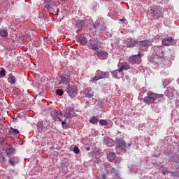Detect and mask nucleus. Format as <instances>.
Segmentation results:
<instances>
[{
    "mask_svg": "<svg viewBox=\"0 0 179 179\" xmlns=\"http://www.w3.org/2000/svg\"><path fill=\"white\" fill-rule=\"evenodd\" d=\"M19 134H20L19 130L16 129H13V127H10L8 130V135H9L10 136H15V135H19Z\"/></svg>",
    "mask_w": 179,
    "mask_h": 179,
    "instance_id": "17",
    "label": "nucleus"
},
{
    "mask_svg": "<svg viewBox=\"0 0 179 179\" xmlns=\"http://www.w3.org/2000/svg\"><path fill=\"white\" fill-rule=\"evenodd\" d=\"M96 55L97 57H99V58H106V57H107V55H108V53H107V52L104 51V50H97L96 51Z\"/></svg>",
    "mask_w": 179,
    "mask_h": 179,
    "instance_id": "19",
    "label": "nucleus"
},
{
    "mask_svg": "<svg viewBox=\"0 0 179 179\" xmlns=\"http://www.w3.org/2000/svg\"><path fill=\"white\" fill-rule=\"evenodd\" d=\"M161 169H163L162 173V174H164V176H166V174H169V171L167 170V168H164V166H162Z\"/></svg>",
    "mask_w": 179,
    "mask_h": 179,
    "instance_id": "31",
    "label": "nucleus"
},
{
    "mask_svg": "<svg viewBox=\"0 0 179 179\" xmlns=\"http://www.w3.org/2000/svg\"><path fill=\"white\" fill-rule=\"evenodd\" d=\"M8 163L10 164V166L15 167V166L19 163V159L17 157H12L8 159Z\"/></svg>",
    "mask_w": 179,
    "mask_h": 179,
    "instance_id": "14",
    "label": "nucleus"
},
{
    "mask_svg": "<svg viewBox=\"0 0 179 179\" xmlns=\"http://www.w3.org/2000/svg\"><path fill=\"white\" fill-rule=\"evenodd\" d=\"M163 97H164V94H156L153 92H151V93L148 92V96L143 99V101L144 103H145V104H148V105L153 104L155 100H157V99H160Z\"/></svg>",
    "mask_w": 179,
    "mask_h": 179,
    "instance_id": "1",
    "label": "nucleus"
},
{
    "mask_svg": "<svg viewBox=\"0 0 179 179\" xmlns=\"http://www.w3.org/2000/svg\"><path fill=\"white\" fill-rule=\"evenodd\" d=\"M62 1H65V0H62Z\"/></svg>",
    "mask_w": 179,
    "mask_h": 179,
    "instance_id": "46",
    "label": "nucleus"
},
{
    "mask_svg": "<svg viewBox=\"0 0 179 179\" xmlns=\"http://www.w3.org/2000/svg\"><path fill=\"white\" fill-rule=\"evenodd\" d=\"M117 146L121 148V149H125L127 148V143L124 141L122 138H119L116 140Z\"/></svg>",
    "mask_w": 179,
    "mask_h": 179,
    "instance_id": "11",
    "label": "nucleus"
},
{
    "mask_svg": "<svg viewBox=\"0 0 179 179\" xmlns=\"http://www.w3.org/2000/svg\"><path fill=\"white\" fill-rule=\"evenodd\" d=\"M89 149H90V148H88L87 150H89Z\"/></svg>",
    "mask_w": 179,
    "mask_h": 179,
    "instance_id": "45",
    "label": "nucleus"
},
{
    "mask_svg": "<svg viewBox=\"0 0 179 179\" xmlns=\"http://www.w3.org/2000/svg\"><path fill=\"white\" fill-rule=\"evenodd\" d=\"M114 172L115 176H113V179H122L121 178V177L120 176V173H118V172L117 171H115V169H113Z\"/></svg>",
    "mask_w": 179,
    "mask_h": 179,
    "instance_id": "27",
    "label": "nucleus"
},
{
    "mask_svg": "<svg viewBox=\"0 0 179 179\" xmlns=\"http://www.w3.org/2000/svg\"><path fill=\"white\" fill-rule=\"evenodd\" d=\"M62 127L64 128V129H68V128H69V126L68 124H66V120H64L62 122Z\"/></svg>",
    "mask_w": 179,
    "mask_h": 179,
    "instance_id": "34",
    "label": "nucleus"
},
{
    "mask_svg": "<svg viewBox=\"0 0 179 179\" xmlns=\"http://www.w3.org/2000/svg\"><path fill=\"white\" fill-rule=\"evenodd\" d=\"M176 44V41L173 37H166L162 40V45H165L166 47H169V45H174Z\"/></svg>",
    "mask_w": 179,
    "mask_h": 179,
    "instance_id": "7",
    "label": "nucleus"
},
{
    "mask_svg": "<svg viewBox=\"0 0 179 179\" xmlns=\"http://www.w3.org/2000/svg\"><path fill=\"white\" fill-rule=\"evenodd\" d=\"M107 159L108 162H113L114 159H115V153L114 152H110L107 155Z\"/></svg>",
    "mask_w": 179,
    "mask_h": 179,
    "instance_id": "22",
    "label": "nucleus"
},
{
    "mask_svg": "<svg viewBox=\"0 0 179 179\" xmlns=\"http://www.w3.org/2000/svg\"><path fill=\"white\" fill-rule=\"evenodd\" d=\"M103 145L111 147L114 145V141L108 137H105L103 138Z\"/></svg>",
    "mask_w": 179,
    "mask_h": 179,
    "instance_id": "15",
    "label": "nucleus"
},
{
    "mask_svg": "<svg viewBox=\"0 0 179 179\" xmlns=\"http://www.w3.org/2000/svg\"><path fill=\"white\" fill-rule=\"evenodd\" d=\"M101 178H102V179H106V178H107V175H106V173L102 174V175H101Z\"/></svg>",
    "mask_w": 179,
    "mask_h": 179,
    "instance_id": "39",
    "label": "nucleus"
},
{
    "mask_svg": "<svg viewBox=\"0 0 179 179\" xmlns=\"http://www.w3.org/2000/svg\"><path fill=\"white\" fill-rule=\"evenodd\" d=\"M103 24V22L100 21H97L94 24V29H97V30H100V28L101 27V25Z\"/></svg>",
    "mask_w": 179,
    "mask_h": 179,
    "instance_id": "23",
    "label": "nucleus"
},
{
    "mask_svg": "<svg viewBox=\"0 0 179 179\" xmlns=\"http://www.w3.org/2000/svg\"><path fill=\"white\" fill-rule=\"evenodd\" d=\"M79 40L82 45H86L87 44V38L81 36L79 38Z\"/></svg>",
    "mask_w": 179,
    "mask_h": 179,
    "instance_id": "25",
    "label": "nucleus"
},
{
    "mask_svg": "<svg viewBox=\"0 0 179 179\" xmlns=\"http://www.w3.org/2000/svg\"><path fill=\"white\" fill-rule=\"evenodd\" d=\"M71 83V74H62L60 76V84L68 86Z\"/></svg>",
    "mask_w": 179,
    "mask_h": 179,
    "instance_id": "6",
    "label": "nucleus"
},
{
    "mask_svg": "<svg viewBox=\"0 0 179 179\" xmlns=\"http://www.w3.org/2000/svg\"><path fill=\"white\" fill-rule=\"evenodd\" d=\"M151 13L153 15L154 17H163L164 9L161 7H155L151 9Z\"/></svg>",
    "mask_w": 179,
    "mask_h": 179,
    "instance_id": "4",
    "label": "nucleus"
},
{
    "mask_svg": "<svg viewBox=\"0 0 179 179\" xmlns=\"http://www.w3.org/2000/svg\"><path fill=\"white\" fill-rule=\"evenodd\" d=\"M1 129H3V132H4V133L8 132V126H7V125L3 126V127L1 128Z\"/></svg>",
    "mask_w": 179,
    "mask_h": 179,
    "instance_id": "38",
    "label": "nucleus"
},
{
    "mask_svg": "<svg viewBox=\"0 0 179 179\" xmlns=\"http://www.w3.org/2000/svg\"><path fill=\"white\" fill-rule=\"evenodd\" d=\"M178 169H179V163L176 164Z\"/></svg>",
    "mask_w": 179,
    "mask_h": 179,
    "instance_id": "43",
    "label": "nucleus"
},
{
    "mask_svg": "<svg viewBox=\"0 0 179 179\" xmlns=\"http://www.w3.org/2000/svg\"><path fill=\"white\" fill-rule=\"evenodd\" d=\"M129 62L135 65V64H139L142 62V53L138 52V55H134L129 57Z\"/></svg>",
    "mask_w": 179,
    "mask_h": 179,
    "instance_id": "2",
    "label": "nucleus"
},
{
    "mask_svg": "<svg viewBox=\"0 0 179 179\" xmlns=\"http://www.w3.org/2000/svg\"><path fill=\"white\" fill-rule=\"evenodd\" d=\"M6 139H8V137H6L5 138H3V142H5V141H6Z\"/></svg>",
    "mask_w": 179,
    "mask_h": 179,
    "instance_id": "41",
    "label": "nucleus"
},
{
    "mask_svg": "<svg viewBox=\"0 0 179 179\" xmlns=\"http://www.w3.org/2000/svg\"><path fill=\"white\" fill-rule=\"evenodd\" d=\"M0 36L1 37H8V31L5 29L0 30Z\"/></svg>",
    "mask_w": 179,
    "mask_h": 179,
    "instance_id": "26",
    "label": "nucleus"
},
{
    "mask_svg": "<svg viewBox=\"0 0 179 179\" xmlns=\"http://www.w3.org/2000/svg\"><path fill=\"white\" fill-rule=\"evenodd\" d=\"M50 115L55 121H58V120L62 117V113L61 111L54 109L50 111Z\"/></svg>",
    "mask_w": 179,
    "mask_h": 179,
    "instance_id": "8",
    "label": "nucleus"
},
{
    "mask_svg": "<svg viewBox=\"0 0 179 179\" xmlns=\"http://www.w3.org/2000/svg\"><path fill=\"white\" fill-rule=\"evenodd\" d=\"M107 27H106V25H104V24H102L101 26V28L99 29V33H103V31H106Z\"/></svg>",
    "mask_w": 179,
    "mask_h": 179,
    "instance_id": "30",
    "label": "nucleus"
},
{
    "mask_svg": "<svg viewBox=\"0 0 179 179\" xmlns=\"http://www.w3.org/2000/svg\"><path fill=\"white\" fill-rule=\"evenodd\" d=\"M9 83H11V85H15L16 83V77H15L13 75L10 74L8 77Z\"/></svg>",
    "mask_w": 179,
    "mask_h": 179,
    "instance_id": "21",
    "label": "nucleus"
},
{
    "mask_svg": "<svg viewBox=\"0 0 179 179\" xmlns=\"http://www.w3.org/2000/svg\"><path fill=\"white\" fill-rule=\"evenodd\" d=\"M64 117L66 118H73V117H75V111L73 109H69L65 111Z\"/></svg>",
    "mask_w": 179,
    "mask_h": 179,
    "instance_id": "12",
    "label": "nucleus"
},
{
    "mask_svg": "<svg viewBox=\"0 0 179 179\" xmlns=\"http://www.w3.org/2000/svg\"><path fill=\"white\" fill-rule=\"evenodd\" d=\"M90 122L91 124H97V122H99V118H97V117H92Z\"/></svg>",
    "mask_w": 179,
    "mask_h": 179,
    "instance_id": "28",
    "label": "nucleus"
},
{
    "mask_svg": "<svg viewBox=\"0 0 179 179\" xmlns=\"http://www.w3.org/2000/svg\"><path fill=\"white\" fill-rule=\"evenodd\" d=\"M3 160H5V157H3Z\"/></svg>",
    "mask_w": 179,
    "mask_h": 179,
    "instance_id": "44",
    "label": "nucleus"
},
{
    "mask_svg": "<svg viewBox=\"0 0 179 179\" xmlns=\"http://www.w3.org/2000/svg\"><path fill=\"white\" fill-rule=\"evenodd\" d=\"M76 29H78V30H82V28L83 27V22L80 20H78L76 22Z\"/></svg>",
    "mask_w": 179,
    "mask_h": 179,
    "instance_id": "24",
    "label": "nucleus"
},
{
    "mask_svg": "<svg viewBox=\"0 0 179 179\" xmlns=\"http://www.w3.org/2000/svg\"><path fill=\"white\" fill-rule=\"evenodd\" d=\"M99 124H100V125H108V122H107V120H101L99 121Z\"/></svg>",
    "mask_w": 179,
    "mask_h": 179,
    "instance_id": "35",
    "label": "nucleus"
},
{
    "mask_svg": "<svg viewBox=\"0 0 179 179\" xmlns=\"http://www.w3.org/2000/svg\"><path fill=\"white\" fill-rule=\"evenodd\" d=\"M56 94H58V96H62V94H64V91L61 89L57 90Z\"/></svg>",
    "mask_w": 179,
    "mask_h": 179,
    "instance_id": "36",
    "label": "nucleus"
},
{
    "mask_svg": "<svg viewBox=\"0 0 179 179\" xmlns=\"http://www.w3.org/2000/svg\"><path fill=\"white\" fill-rule=\"evenodd\" d=\"M94 96V92L90 90L87 89L85 90V97H87L88 99H92Z\"/></svg>",
    "mask_w": 179,
    "mask_h": 179,
    "instance_id": "20",
    "label": "nucleus"
},
{
    "mask_svg": "<svg viewBox=\"0 0 179 179\" xmlns=\"http://www.w3.org/2000/svg\"><path fill=\"white\" fill-rule=\"evenodd\" d=\"M6 76V71L5 69L2 68L0 71V78H3Z\"/></svg>",
    "mask_w": 179,
    "mask_h": 179,
    "instance_id": "29",
    "label": "nucleus"
},
{
    "mask_svg": "<svg viewBox=\"0 0 179 179\" xmlns=\"http://www.w3.org/2000/svg\"><path fill=\"white\" fill-rule=\"evenodd\" d=\"M139 41H136L134 39H130L126 42V46L127 48H132L134 47H136L138 45Z\"/></svg>",
    "mask_w": 179,
    "mask_h": 179,
    "instance_id": "9",
    "label": "nucleus"
},
{
    "mask_svg": "<svg viewBox=\"0 0 179 179\" xmlns=\"http://www.w3.org/2000/svg\"><path fill=\"white\" fill-rule=\"evenodd\" d=\"M108 75H110V73L108 71H97L96 76H95L92 80V82H96L97 80H100V79H107L108 78Z\"/></svg>",
    "mask_w": 179,
    "mask_h": 179,
    "instance_id": "3",
    "label": "nucleus"
},
{
    "mask_svg": "<svg viewBox=\"0 0 179 179\" xmlns=\"http://www.w3.org/2000/svg\"><path fill=\"white\" fill-rule=\"evenodd\" d=\"M127 146L129 148L131 147V143L127 144Z\"/></svg>",
    "mask_w": 179,
    "mask_h": 179,
    "instance_id": "42",
    "label": "nucleus"
},
{
    "mask_svg": "<svg viewBox=\"0 0 179 179\" xmlns=\"http://www.w3.org/2000/svg\"><path fill=\"white\" fill-rule=\"evenodd\" d=\"M15 148H13L12 145H8V148L5 149V153L7 155V156H9L10 155H15Z\"/></svg>",
    "mask_w": 179,
    "mask_h": 179,
    "instance_id": "13",
    "label": "nucleus"
},
{
    "mask_svg": "<svg viewBox=\"0 0 179 179\" xmlns=\"http://www.w3.org/2000/svg\"><path fill=\"white\" fill-rule=\"evenodd\" d=\"M125 20H127V19H124V18H123V19H120V22H125Z\"/></svg>",
    "mask_w": 179,
    "mask_h": 179,
    "instance_id": "40",
    "label": "nucleus"
},
{
    "mask_svg": "<svg viewBox=\"0 0 179 179\" xmlns=\"http://www.w3.org/2000/svg\"><path fill=\"white\" fill-rule=\"evenodd\" d=\"M89 47L92 50V51H97V50H99V43L91 41V42H90Z\"/></svg>",
    "mask_w": 179,
    "mask_h": 179,
    "instance_id": "16",
    "label": "nucleus"
},
{
    "mask_svg": "<svg viewBox=\"0 0 179 179\" xmlns=\"http://www.w3.org/2000/svg\"><path fill=\"white\" fill-rule=\"evenodd\" d=\"M118 72H120L119 69L113 71L112 75H113V78L118 79Z\"/></svg>",
    "mask_w": 179,
    "mask_h": 179,
    "instance_id": "33",
    "label": "nucleus"
},
{
    "mask_svg": "<svg viewBox=\"0 0 179 179\" xmlns=\"http://www.w3.org/2000/svg\"><path fill=\"white\" fill-rule=\"evenodd\" d=\"M128 69H131V66H129V64H128L127 63H124L119 69V72H121L122 73L123 71H128Z\"/></svg>",
    "mask_w": 179,
    "mask_h": 179,
    "instance_id": "18",
    "label": "nucleus"
},
{
    "mask_svg": "<svg viewBox=\"0 0 179 179\" xmlns=\"http://www.w3.org/2000/svg\"><path fill=\"white\" fill-rule=\"evenodd\" d=\"M51 8L54 10V13H58L59 10V9L58 8V6L52 4Z\"/></svg>",
    "mask_w": 179,
    "mask_h": 179,
    "instance_id": "32",
    "label": "nucleus"
},
{
    "mask_svg": "<svg viewBox=\"0 0 179 179\" xmlns=\"http://www.w3.org/2000/svg\"><path fill=\"white\" fill-rule=\"evenodd\" d=\"M73 152H74V153H76V155H78V154H79L80 150H79V148L78 146H75L73 148Z\"/></svg>",
    "mask_w": 179,
    "mask_h": 179,
    "instance_id": "37",
    "label": "nucleus"
},
{
    "mask_svg": "<svg viewBox=\"0 0 179 179\" xmlns=\"http://www.w3.org/2000/svg\"><path fill=\"white\" fill-rule=\"evenodd\" d=\"M138 44H140L142 48H148L152 45V41L149 40L138 41Z\"/></svg>",
    "mask_w": 179,
    "mask_h": 179,
    "instance_id": "10",
    "label": "nucleus"
},
{
    "mask_svg": "<svg viewBox=\"0 0 179 179\" xmlns=\"http://www.w3.org/2000/svg\"><path fill=\"white\" fill-rule=\"evenodd\" d=\"M66 92L70 97H75L78 93V88L76 85H69L66 87Z\"/></svg>",
    "mask_w": 179,
    "mask_h": 179,
    "instance_id": "5",
    "label": "nucleus"
}]
</instances>
